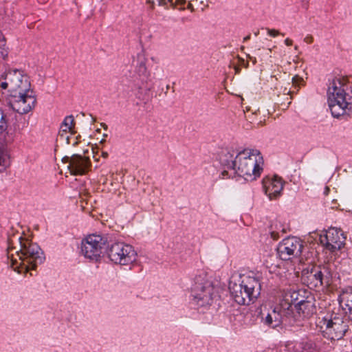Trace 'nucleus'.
Segmentation results:
<instances>
[{
    "instance_id": "1",
    "label": "nucleus",
    "mask_w": 352,
    "mask_h": 352,
    "mask_svg": "<svg viewBox=\"0 0 352 352\" xmlns=\"http://www.w3.org/2000/svg\"><path fill=\"white\" fill-rule=\"evenodd\" d=\"M327 101L334 118L349 115L352 112V86L347 77H336L329 83Z\"/></svg>"
},
{
    "instance_id": "2",
    "label": "nucleus",
    "mask_w": 352,
    "mask_h": 352,
    "mask_svg": "<svg viewBox=\"0 0 352 352\" xmlns=\"http://www.w3.org/2000/svg\"><path fill=\"white\" fill-rule=\"evenodd\" d=\"M20 250L16 252L19 261L13 256L10 258L11 266L18 273H27L35 270L38 265L43 263L45 256L41 248L35 243L20 236Z\"/></svg>"
},
{
    "instance_id": "3",
    "label": "nucleus",
    "mask_w": 352,
    "mask_h": 352,
    "mask_svg": "<svg viewBox=\"0 0 352 352\" xmlns=\"http://www.w3.org/2000/svg\"><path fill=\"white\" fill-rule=\"evenodd\" d=\"M235 163L233 175L237 174L247 181H252L260 176L263 160L259 151L245 148L237 153Z\"/></svg>"
},
{
    "instance_id": "4",
    "label": "nucleus",
    "mask_w": 352,
    "mask_h": 352,
    "mask_svg": "<svg viewBox=\"0 0 352 352\" xmlns=\"http://www.w3.org/2000/svg\"><path fill=\"white\" fill-rule=\"evenodd\" d=\"M259 277L258 274L250 272L241 276L239 283H230V293L236 303L249 305L257 298L261 289Z\"/></svg>"
},
{
    "instance_id": "5",
    "label": "nucleus",
    "mask_w": 352,
    "mask_h": 352,
    "mask_svg": "<svg viewBox=\"0 0 352 352\" xmlns=\"http://www.w3.org/2000/svg\"><path fill=\"white\" fill-rule=\"evenodd\" d=\"M344 313L328 314L323 318H318L316 324L323 336L331 340H339L348 330V322Z\"/></svg>"
},
{
    "instance_id": "6",
    "label": "nucleus",
    "mask_w": 352,
    "mask_h": 352,
    "mask_svg": "<svg viewBox=\"0 0 352 352\" xmlns=\"http://www.w3.org/2000/svg\"><path fill=\"white\" fill-rule=\"evenodd\" d=\"M263 323L271 328L281 324L292 325L295 321L294 313L289 303L282 302L270 310L266 314H262Z\"/></svg>"
},
{
    "instance_id": "7",
    "label": "nucleus",
    "mask_w": 352,
    "mask_h": 352,
    "mask_svg": "<svg viewBox=\"0 0 352 352\" xmlns=\"http://www.w3.org/2000/svg\"><path fill=\"white\" fill-rule=\"evenodd\" d=\"M191 296L192 304L199 309L210 306L217 294L212 283L208 280H203L199 276L195 278Z\"/></svg>"
},
{
    "instance_id": "8",
    "label": "nucleus",
    "mask_w": 352,
    "mask_h": 352,
    "mask_svg": "<svg viewBox=\"0 0 352 352\" xmlns=\"http://www.w3.org/2000/svg\"><path fill=\"white\" fill-rule=\"evenodd\" d=\"M109 258L117 265H127L137 259V253L133 247L124 242H113L107 248Z\"/></svg>"
},
{
    "instance_id": "9",
    "label": "nucleus",
    "mask_w": 352,
    "mask_h": 352,
    "mask_svg": "<svg viewBox=\"0 0 352 352\" xmlns=\"http://www.w3.org/2000/svg\"><path fill=\"white\" fill-rule=\"evenodd\" d=\"M0 87L3 89H8L12 94L31 89L29 77L19 69H10L3 76V80L0 81Z\"/></svg>"
},
{
    "instance_id": "10",
    "label": "nucleus",
    "mask_w": 352,
    "mask_h": 352,
    "mask_svg": "<svg viewBox=\"0 0 352 352\" xmlns=\"http://www.w3.org/2000/svg\"><path fill=\"white\" fill-rule=\"evenodd\" d=\"M107 239L100 234H90L81 242L82 254L91 261H98L105 248Z\"/></svg>"
},
{
    "instance_id": "11",
    "label": "nucleus",
    "mask_w": 352,
    "mask_h": 352,
    "mask_svg": "<svg viewBox=\"0 0 352 352\" xmlns=\"http://www.w3.org/2000/svg\"><path fill=\"white\" fill-rule=\"evenodd\" d=\"M36 98L32 89L11 94L10 104L20 114L28 113L35 107Z\"/></svg>"
},
{
    "instance_id": "12",
    "label": "nucleus",
    "mask_w": 352,
    "mask_h": 352,
    "mask_svg": "<svg viewBox=\"0 0 352 352\" xmlns=\"http://www.w3.org/2000/svg\"><path fill=\"white\" fill-rule=\"evenodd\" d=\"M304 248V243L296 236L287 237L280 241L276 248L277 253L282 260H289L292 256H299Z\"/></svg>"
},
{
    "instance_id": "13",
    "label": "nucleus",
    "mask_w": 352,
    "mask_h": 352,
    "mask_svg": "<svg viewBox=\"0 0 352 352\" xmlns=\"http://www.w3.org/2000/svg\"><path fill=\"white\" fill-rule=\"evenodd\" d=\"M345 239L346 236L342 230L336 228H330L324 234H321L319 237L320 244L332 253L340 250L344 246Z\"/></svg>"
},
{
    "instance_id": "14",
    "label": "nucleus",
    "mask_w": 352,
    "mask_h": 352,
    "mask_svg": "<svg viewBox=\"0 0 352 352\" xmlns=\"http://www.w3.org/2000/svg\"><path fill=\"white\" fill-rule=\"evenodd\" d=\"M333 270L334 265L332 263L320 265L311 270L309 278L313 280V284L316 287L328 286L331 284L333 277L336 276Z\"/></svg>"
},
{
    "instance_id": "15",
    "label": "nucleus",
    "mask_w": 352,
    "mask_h": 352,
    "mask_svg": "<svg viewBox=\"0 0 352 352\" xmlns=\"http://www.w3.org/2000/svg\"><path fill=\"white\" fill-rule=\"evenodd\" d=\"M62 161L68 164L67 168L74 175L85 174L91 166L89 159L80 155H73L71 157L65 156Z\"/></svg>"
},
{
    "instance_id": "16",
    "label": "nucleus",
    "mask_w": 352,
    "mask_h": 352,
    "mask_svg": "<svg viewBox=\"0 0 352 352\" xmlns=\"http://www.w3.org/2000/svg\"><path fill=\"white\" fill-rule=\"evenodd\" d=\"M263 186L265 195L270 200H272L280 196L284 186V182L281 177L274 175L263 179Z\"/></svg>"
},
{
    "instance_id": "17",
    "label": "nucleus",
    "mask_w": 352,
    "mask_h": 352,
    "mask_svg": "<svg viewBox=\"0 0 352 352\" xmlns=\"http://www.w3.org/2000/svg\"><path fill=\"white\" fill-rule=\"evenodd\" d=\"M219 161L225 168L221 173V178L232 177L236 166V156L234 157L233 154L226 149L223 150L219 155Z\"/></svg>"
},
{
    "instance_id": "18",
    "label": "nucleus",
    "mask_w": 352,
    "mask_h": 352,
    "mask_svg": "<svg viewBox=\"0 0 352 352\" xmlns=\"http://www.w3.org/2000/svg\"><path fill=\"white\" fill-rule=\"evenodd\" d=\"M340 304L348 319L352 320V287L346 288L340 296Z\"/></svg>"
},
{
    "instance_id": "19",
    "label": "nucleus",
    "mask_w": 352,
    "mask_h": 352,
    "mask_svg": "<svg viewBox=\"0 0 352 352\" xmlns=\"http://www.w3.org/2000/svg\"><path fill=\"white\" fill-rule=\"evenodd\" d=\"M146 59L143 54H138L136 60H133V64H135V73L139 78L140 80L142 82H146L150 76V73L146 66Z\"/></svg>"
},
{
    "instance_id": "20",
    "label": "nucleus",
    "mask_w": 352,
    "mask_h": 352,
    "mask_svg": "<svg viewBox=\"0 0 352 352\" xmlns=\"http://www.w3.org/2000/svg\"><path fill=\"white\" fill-rule=\"evenodd\" d=\"M303 298L304 297L302 296V299L296 302L295 308L298 314L301 311L305 315L307 316L313 311V305L311 302L305 300Z\"/></svg>"
},
{
    "instance_id": "21",
    "label": "nucleus",
    "mask_w": 352,
    "mask_h": 352,
    "mask_svg": "<svg viewBox=\"0 0 352 352\" xmlns=\"http://www.w3.org/2000/svg\"><path fill=\"white\" fill-rule=\"evenodd\" d=\"M73 126L74 117L72 116L65 117L60 126L59 135L63 137V133L70 131L72 129Z\"/></svg>"
},
{
    "instance_id": "22",
    "label": "nucleus",
    "mask_w": 352,
    "mask_h": 352,
    "mask_svg": "<svg viewBox=\"0 0 352 352\" xmlns=\"http://www.w3.org/2000/svg\"><path fill=\"white\" fill-rule=\"evenodd\" d=\"M301 299L302 296L300 295V292L294 290L286 294L284 302L289 303L292 306V309H293V305L296 307V302ZM292 310L294 311V309Z\"/></svg>"
},
{
    "instance_id": "23",
    "label": "nucleus",
    "mask_w": 352,
    "mask_h": 352,
    "mask_svg": "<svg viewBox=\"0 0 352 352\" xmlns=\"http://www.w3.org/2000/svg\"><path fill=\"white\" fill-rule=\"evenodd\" d=\"M10 165L9 155L8 153L0 149V173H3Z\"/></svg>"
},
{
    "instance_id": "24",
    "label": "nucleus",
    "mask_w": 352,
    "mask_h": 352,
    "mask_svg": "<svg viewBox=\"0 0 352 352\" xmlns=\"http://www.w3.org/2000/svg\"><path fill=\"white\" fill-rule=\"evenodd\" d=\"M8 48L6 47V41L3 36L0 34V58L6 60L8 56Z\"/></svg>"
},
{
    "instance_id": "25",
    "label": "nucleus",
    "mask_w": 352,
    "mask_h": 352,
    "mask_svg": "<svg viewBox=\"0 0 352 352\" xmlns=\"http://www.w3.org/2000/svg\"><path fill=\"white\" fill-rule=\"evenodd\" d=\"M8 128V120L6 116L4 114L3 110L0 108V134L6 131Z\"/></svg>"
},
{
    "instance_id": "26",
    "label": "nucleus",
    "mask_w": 352,
    "mask_h": 352,
    "mask_svg": "<svg viewBox=\"0 0 352 352\" xmlns=\"http://www.w3.org/2000/svg\"><path fill=\"white\" fill-rule=\"evenodd\" d=\"M168 3L173 7L177 5H183L185 3V0H158V4L160 6H166Z\"/></svg>"
},
{
    "instance_id": "27",
    "label": "nucleus",
    "mask_w": 352,
    "mask_h": 352,
    "mask_svg": "<svg viewBox=\"0 0 352 352\" xmlns=\"http://www.w3.org/2000/svg\"><path fill=\"white\" fill-rule=\"evenodd\" d=\"M292 81L293 87L296 89V91H298L301 85H304L303 78L298 75L294 76L292 78Z\"/></svg>"
},
{
    "instance_id": "28",
    "label": "nucleus",
    "mask_w": 352,
    "mask_h": 352,
    "mask_svg": "<svg viewBox=\"0 0 352 352\" xmlns=\"http://www.w3.org/2000/svg\"><path fill=\"white\" fill-rule=\"evenodd\" d=\"M267 31L268 35H270V36H272V37H276V36L280 34V33L278 30H274V29L267 28Z\"/></svg>"
},
{
    "instance_id": "29",
    "label": "nucleus",
    "mask_w": 352,
    "mask_h": 352,
    "mask_svg": "<svg viewBox=\"0 0 352 352\" xmlns=\"http://www.w3.org/2000/svg\"><path fill=\"white\" fill-rule=\"evenodd\" d=\"M239 60V63L241 67H243L245 68H248L249 66L248 62H245V60L239 56L237 57Z\"/></svg>"
},
{
    "instance_id": "30",
    "label": "nucleus",
    "mask_w": 352,
    "mask_h": 352,
    "mask_svg": "<svg viewBox=\"0 0 352 352\" xmlns=\"http://www.w3.org/2000/svg\"><path fill=\"white\" fill-rule=\"evenodd\" d=\"M285 45H287V46H291V45H292V43H293V41H292V40H291L290 38H286V39L285 40Z\"/></svg>"
},
{
    "instance_id": "31",
    "label": "nucleus",
    "mask_w": 352,
    "mask_h": 352,
    "mask_svg": "<svg viewBox=\"0 0 352 352\" xmlns=\"http://www.w3.org/2000/svg\"><path fill=\"white\" fill-rule=\"evenodd\" d=\"M305 41L308 43H311L312 41H313V38L312 36H307L305 38Z\"/></svg>"
},
{
    "instance_id": "32",
    "label": "nucleus",
    "mask_w": 352,
    "mask_h": 352,
    "mask_svg": "<svg viewBox=\"0 0 352 352\" xmlns=\"http://www.w3.org/2000/svg\"><path fill=\"white\" fill-rule=\"evenodd\" d=\"M234 69L236 74H239L241 72V66L240 65H234Z\"/></svg>"
},
{
    "instance_id": "33",
    "label": "nucleus",
    "mask_w": 352,
    "mask_h": 352,
    "mask_svg": "<svg viewBox=\"0 0 352 352\" xmlns=\"http://www.w3.org/2000/svg\"><path fill=\"white\" fill-rule=\"evenodd\" d=\"M247 56L248 58L252 61L253 64H256V58L255 57L251 56L250 55L248 54Z\"/></svg>"
},
{
    "instance_id": "34",
    "label": "nucleus",
    "mask_w": 352,
    "mask_h": 352,
    "mask_svg": "<svg viewBox=\"0 0 352 352\" xmlns=\"http://www.w3.org/2000/svg\"><path fill=\"white\" fill-rule=\"evenodd\" d=\"M271 236L274 239H277L278 238V234L275 232H271Z\"/></svg>"
},
{
    "instance_id": "35",
    "label": "nucleus",
    "mask_w": 352,
    "mask_h": 352,
    "mask_svg": "<svg viewBox=\"0 0 352 352\" xmlns=\"http://www.w3.org/2000/svg\"><path fill=\"white\" fill-rule=\"evenodd\" d=\"M250 39V35H248L245 37H244L243 41L245 42V41H248Z\"/></svg>"
},
{
    "instance_id": "36",
    "label": "nucleus",
    "mask_w": 352,
    "mask_h": 352,
    "mask_svg": "<svg viewBox=\"0 0 352 352\" xmlns=\"http://www.w3.org/2000/svg\"><path fill=\"white\" fill-rule=\"evenodd\" d=\"M100 125L105 129H107V125L104 123H101Z\"/></svg>"
},
{
    "instance_id": "37",
    "label": "nucleus",
    "mask_w": 352,
    "mask_h": 352,
    "mask_svg": "<svg viewBox=\"0 0 352 352\" xmlns=\"http://www.w3.org/2000/svg\"><path fill=\"white\" fill-rule=\"evenodd\" d=\"M102 156H103L104 157H107L108 156L107 153H106V152H105V153H102Z\"/></svg>"
},
{
    "instance_id": "38",
    "label": "nucleus",
    "mask_w": 352,
    "mask_h": 352,
    "mask_svg": "<svg viewBox=\"0 0 352 352\" xmlns=\"http://www.w3.org/2000/svg\"><path fill=\"white\" fill-rule=\"evenodd\" d=\"M348 211H349V212H351V213H352V207H349V208H348Z\"/></svg>"
},
{
    "instance_id": "39",
    "label": "nucleus",
    "mask_w": 352,
    "mask_h": 352,
    "mask_svg": "<svg viewBox=\"0 0 352 352\" xmlns=\"http://www.w3.org/2000/svg\"><path fill=\"white\" fill-rule=\"evenodd\" d=\"M294 50H295L296 51L298 50V47L297 45H295V46H294Z\"/></svg>"
},
{
    "instance_id": "40",
    "label": "nucleus",
    "mask_w": 352,
    "mask_h": 352,
    "mask_svg": "<svg viewBox=\"0 0 352 352\" xmlns=\"http://www.w3.org/2000/svg\"><path fill=\"white\" fill-rule=\"evenodd\" d=\"M258 33H259V32H258H258H256L254 33V35H255V36H257V35L258 34Z\"/></svg>"
},
{
    "instance_id": "41",
    "label": "nucleus",
    "mask_w": 352,
    "mask_h": 352,
    "mask_svg": "<svg viewBox=\"0 0 352 352\" xmlns=\"http://www.w3.org/2000/svg\"><path fill=\"white\" fill-rule=\"evenodd\" d=\"M91 117L92 118L93 122H95V119L92 117V116H91Z\"/></svg>"
},
{
    "instance_id": "42",
    "label": "nucleus",
    "mask_w": 352,
    "mask_h": 352,
    "mask_svg": "<svg viewBox=\"0 0 352 352\" xmlns=\"http://www.w3.org/2000/svg\"><path fill=\"white\" fill-rule=\"evenodd\" d=\"M67 141H69V137H66ZM69 143V142H67Z\"/></svg>"
},
{
    "instance_id": "43",
    "label": "nucleus",
    "mask_w": 352,
    "mask_h": 352,
    "mask_svg": "<svg viewBox=\"0 0 352 352\" xmlns=\"http://www.w3.org/2000/svg\"><path fill=\"white\" fill-rule=\"evenodd\" d=\"M290 93H291V91H290V90H289V91H287V94H290Z\"/></svg>"
}]
</instances>
